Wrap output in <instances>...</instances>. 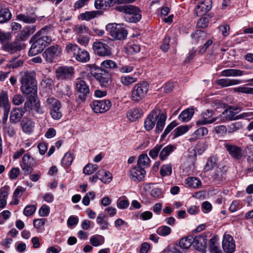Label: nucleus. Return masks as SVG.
<instances>
[{
	"label": "nucleus",
	"instance_id": "f257e3e1",
	"mask_svg": "<svg viewBox=\"0 0 253 253\" xmlns=\"http://www.w3.org/2000/svg\"><path fill=\"white\" fill-rule=\"evenodd\" d=\"M167 114L159 108H155L148 115L144 121V128L149 131L156 125V132H162L165 125Z\"/></svg>",
	"mask_w": 253,
	"mask_h": 253
},
{
	"label": "nucleus",
	"instance_id": "f03ea898",
	"mask_svg": "<svg viewBox=\"0 0 253 253\" xmlns=\"http://www.w3.org/2000/svg\"><path fill=\"white\" fill-rule=\"evenodd\" d=\"M20 90L26 95L32 96L37 93V83L32 72L25 71L20 73Z\"/></svg>",
	"mask_w": 253,
	"mask_h": 253
},
{
	"label": "nucleus",
	"instance_id": "7ed1b4c3",
	"mask_svg": "<svg viewBox=\"0 0 253 253\" xmlns=\"http://www.w3.org/2000/svg\"><path fill=\"white\" fill-rule=\"evenodd\" d=\"M90 72L98 81L100 86L107 87L109 85L111 75L106 70L95 65H91L90 66Z\"/></svg>",
	"mask_w": 253,
	"mask_h": 253
},
{
	"label": "nucleus",
	"instance_id": "20e7f679",
	"mask_svg": "<svg viewBox=\"0 0 253 253\" xmlns=\"http://www.w3.org/2000/svg\"><path fill=\"white\" fill-rule=\"evenodd\" d=\"M149 85L147 82L142 81L136 84L132 88L131 94L132 101L138 102L143 99L148 93Z\"/></svg>",
	"mask_w": 253,
	"mask_h": 253
},
{
	"label": "nucleus",
	"instance_id": "39448f33",
	"mask_svg": "<svg viewBox=\"0 0 253 253\" xmlns=\"http://www.w3.org/2000/svg\"><path fill=\"white\" fill-rule=\"evenodd\" d=\"M106 29L109 32L110 35L115 40H124L127 35L126 30L121 24H109L106 26Z\"/></svg>",
	"mask_w": 253,
	"mask_h": 253
},
{
	"label": "nucleus",
	"instance_id": "423d86ee",
	"mask_svg": "<svg viewBox=\"0 0 253 253\" xmlns=\"http://www.w3.org/2000/svg\"><path fill=\"white\" fill-rule=\"evenodd\" d=\"M46 103L52 119L56 120L60 119L62 117L61 102L54 97H49L46 99Z\"/></svg>",
	"mask_w": 253,
	"mask_h": 253
},
{
	"label": "nucleus",
	"instance_id": "0eeeda50",
	"mask_svg": "<svg viewBox=\"0 0 253 253\" xmlns=\"http://www.w3.org/2000/svg\"><path fill=\"white\" fill-rule=\"evenodd\" d=\"M36 166V160L33 157L28 154L24 155L20 166L25 175L31 173L33 171L34 167Z\"/></svg>",
	"mask_w": 253,
	"mask_h": 253
},
{
	"label": "nucleus",
	"instance_id": "6e6552de",
	"mask_svg": "<svg viewBox=\"0 0 253 253\" xmlns=\"http://www.w3.org/2000/svg\"><path fill=\"white\" fill-rule=\"evenodd\" d=\"M90 107L96 113H103L109 110L111 107L109 100H96L90 103Z\"/></svg>",
	"mask_w": 253,
	"mask_h": 253
},
{
	"label": "nucleus",
	"instance_id": "1a4fd4ad",
	"mask_svg": "<svg viewBox=\"0 0 253 253\" xmlns=\"http://www.w3.org/2000/svg\"><path fill=\"white\" fill-rule=\"evenodd\" d=\"M75 84V89L78 95V100L82 102L84 101L86 96L89 93L88 86L82 80H77Z\"/></svg>",
	"mask_w": 253,
	"mask_h": 253
},
{
	"label": "nucleus",
	"instance_id": "9d476101",
	"mask_svg": "<svg viewBox=\"0 0 253 253\" xmlns=\"http://www.w3.org/2000/svg\"><path fill=\"white\" fill-rule=\"evenodd\" d=\"M74 74V68L71 66L60 67L56 70V76L60 80L70 79Z\"/></svg>",
	"mask_w": 253,
	"mask_h": 253
},
{
	"label": "nucleus",
	"instance_id": "9b49d317",
	"mask_svg": "<svg viewBox=\"0 0 253 253\" xmlns=\"http://www.w3.org/2000/svg\"><path fill=\"white\" fill-rule=\"evenodd\" d=\"M211 0H204L196 5L194 14L197 16H202L211 9Z\"/></svg>",
	"mask_w": 253,
	"mask_h": 253
},
{
	"label": "nucleus",
	"instance_id": "f8f14e48",
	"mask_svg": "<svg viewBox=\"0 0 253 253\" xmlns=\"http://www.w3.org/2000/svg\"><path fill=\"white\" fill-rule=\"evenodd\" d=\"M214 113L211 110H207L201 114V118L196 122V124L198 126L210 124L220 118L219 116L211 118Z\"/></svg>",
	"mask_w": 253,
	"mask_h": 253
},
{
	"label": "nucleus",
	"instance_id": "ddd939ff",
	"mask_svg": "<svg viewBox=\"0 0 253 253\" xmlns=\"http://www.w3.org/2000/svg\"><path fill=\"white\" fill-rule=\"evenodd\" d=\"M222 249L225 253H233L235 251V243L233 238L229 234H225L222 242Z\"/></svg>",
	"mask_w": 253,
	"mask_h": 253
},
{
	"label": "nucleus",
	"instance_id": "4468645a",
	"mask_svg": "<svg viewBox=\"0 0 253 253\" xmlns=\"http://www.w3.org/2000/svg\"><path fill=\"white\" fill-rule=\"evenodd\" d=\"M93 48L95 52L100 56H108L111 54L110 46L101 42H94L93 44Z\"/></svg>",
	"mask_w": 253,
	"mask_h": 253
},
{
	"label": "nucleus",
	"instance_id": "2eb2a0df",
	"mask_svg": "<svg viewBox=\"0 0 253 253\" xmlns=\"http://www.w3.org/2000/svg\"><path fill=\"white\" fill-rule=\"evenodd\" d=\"M24 47V44L18 41H15L10 42L4 43L2 45V49L10 53L13 54L18 51H21Z\"/></svg>",
	"mask_w": 253,
	"mask_h": 253
},
{
	"label": "nucleus",
	"instance_id": "dca6fc26",
	"mask_svg": "<svg viewBox=\"0 0 253 253\" xmlns=\"http://www.w3.org/2000/svg\"><path fill=\"white\" fill-rule=\"evenodd\" d=\"M61 51L62 49L59 45H53L46 49L43 55L47 62H51L55 58L60 55Z\"/></svg>",
	"mask_w": 253,
	"mask_h": 253
},
{
	"label": "nucleus",
	"instance_id": "f3484780",
	"mask_svg": "<svg viewBox=\"0 0 253 253\" xmlns=\"http://www.w3.org/2000/svg\"><path fill=\"white\" fill-rule=\"evenodd\" d=\"M146 172L144 168L140 167H134L129 171V177L134 181L139 182L142 181L145 176Z\"/></svg>",
	"mask_w": 253,
	"mask_h": 253
},
{
	"label": "nucleus",
	"instance_id": "a211bd4d",
	"mask_svg": "<svg viewBox=\"0 0 253 253\" xmlns=\"http://www.w3.org/2000/svg\"><path fill=\"white\" fill-rule=\"evenodd\" d=\"M207 239L205 235H201L193 238L192 244L193 247L198 251L205 252Z\"/></svg>",
	"mask_w": 253,
	"mask_h": 253
},
{
	"label": "nucleus",
	"instance_id": "6ab92c4d",
	"mask_svg": "<svg viewBox=\"0 0 253 253\" xmlns=\"http://www.w3.org/2000/svg\"><path fill=\"white\" fill-rule=\"evenodd\" d=\"M224 146L229 154L233 158L237 160H239L242 158L243 153L240 147L227 143H224Z\"/></svg>",
	"mask_w": 253,
	"mask_h": 253
},
{
	"label": "nucleus",
	"instance_id": "aec40b11",
	"mask_svg": "<svg viewBox=\"0 0 253 253\" xmlns=\"http://www.w3.org/2000/svg\"><path fill=\"white\" fill-rule=\"evenodd\" d=\"M126 20L130 23H136L141 19L140 9L136 6H132L130 12H128L126 16Z\"/></svg>",
	"mask_w": 253,
	"mask_h": 253
},
{
	"label": "nucleus",
	"instance_id": "412c9836",
	"mask_svg": "<svg viewBox=\"0 0 253 253\" xmlns=\"http://www.w3.org/2000/svg\"><path fill=\"white\" fill-rule=\"evenodd\" d=\"M24 114L25 111L23 108L17 107L13 108L10 114V122L15 124L20 122Z\"/></svg>",
	"mask_w": 253,
	"mask_h": 253
},
{
	"label": "nucleus",
	"instance_id": "4be33fe9",
	"mask_svg": "<svg viewBox=\"0 0 253 253\" xmlns=\"http://www.w3.org/2000/svg\"><path fill=\"white\" fill-rule=\"evenodd\" d=\"M16 19L26 24H33L36 22L37 16L34 13L19 14L16 16Z\"/></svg>",
	"mask_w": 253,
	"mask_h": 253
},
{
	"label": "nucleus",
	"instance_id": "5701e85b",
	"mask_svg": "<svg viewBox=\"0 0 253 253\" xmlns=\"http://www.w3.org/2000/svg\"><path fill=\"white\" fill-rule=\"evenodd\" d=\"M227 172V168L226 166L218 167L216 168L213 173L212 177L216 181H221L225 179V175Z\"/></svg>",
	"mask_w": 253,
	"mask_h": 253
},
{
	"label": "nucleus",
	"instance_id": "b1692460",
	"mask_svg": "<svg viewBox=\"0 0 253 253\" xmlns=\"http://www.w3.org/2000/svg\"><path fill=\"white\" fill-rule=\"evenodd\" d=\"M242 81L238 79L228 78L220 79L216 81V84L222 87L240 84Z\"/></svg>",
	"mask_w": 253,
	"mask_h": 253
},
{
	"label": "nucleus",
	"instance_id": "393cba45",
	"mask_svg": "<svg viewBox=\"0 0 253 253\" xmlns=\"http://www.w3.org/2000/svg\"><path fill=\"white\" fill-rule=\"evenodd\" d=\"M36 26L35 25L26 26L23 28L18 35L19 39L21 41H25L31 34H33L36 30Z\"/></svg>",
	"mask_w": 253,
	"mask_h": 253
},
{
	"label": "nucleus",
	"instance_id": "a878e982",
	"mask_svg": "<svg viewBox=\"0 0 253 253\" xmlns=\"http://www.w3.org/2000/svg\"><path fill=\"white\" fill-rule=\"evenodd\" d=\"M74 58L79 62L85 63L89 60L90 56L88 51L80 47Z\"/></svg>",
	"mask_w": 253,
	"mask_h": 253
},
{
	"label": "nucleus",
	"instance_id": "bb28decb",
	"mask_svg": "<svg viewBox=\"0 0 253 253\" xmlns=\"http://www.w3.org/2000/svg\"><path fill=\"white\" fill-rule=\"evenodd\" d=\"M246 74L245 71L235 69H226L221 72V75L224 77H239Z\"/></svg>",
	"mask_w": 253,
	"mask_h": 253
},
{
	"label": "nucleus",
	"instance_id": "cd10ccee",
	"mask_svg": "<svg viewBox=\"0 0 253 253\" xmlns=\"http://www.w3.org/2000/svg\"><path fill=\"white\" fill-rule=\"evenodd\" d=\"M175 149V147L173 145L169 144L165 147H163L160 150L159 158L161 160H166L170 154L173 152Z\"/></svg>",
	"mask_w": 253,
	"mask_h": 253
},
{
	"label": "nucleus",
	"instance_id": "c85d7f7f",
	"mask_svg": "<svg viewBox=\"0 0 253 253\" xmlns=\"http://www.w3.org/2000/svg\"><path fill=\"white\" fill-rule=\"evenodd\" d=\"M32 40H36L43 49L49 45L52 41L51 37L49 36H36V34L32 38Z\"/></svg>",
	"mask_w": 253,
	"mask_h": 253
},
{
	"label": "nucleus",
	"instance_id": "c756f323",
	"mask_svg": "<svg viewBox=\"0 0 253 253\" xmlns=\"http://www.w3.org/2000/svg\"><path fill=\"white\" fill-rule=\"evenodd\" d=\"M194 113L193 108H189L183 110L179 115L178 119L182 122H186L191 120Z\"/></svg>",
	"mask_w": 253,
	"mask_h": 253
},
{
	"label": "nucleus",
	"instance_id": "7c9ffc66",
	"mask_svg": "<svg viewBox=\"0 0 253 253\" xmlns=\"http://www.w3.org/2000/svg\"><path fill=\"white\" fill-rule=\"evenodd\" d=\"M0 108L4 110H10V104L8 101V94L5 91L0 93Z\"/></svg>",
	"mask_w": 253,
	"mask_h": 253
},
{
	"label": "nucleus",
	"instance_id": "2f4dec72",
	"mask_svg": "<svg viewBox=\"0 0 253 253\" xmlns=\"http://www.w3.org/2000/svg\"><path fill=\"white\" fill-rule=\"evenodd\" d=\"M208 133V130L206 127H201L197 129L189 138L190 142H193L198 140Z\"/></svg>",
	"mask_w": 253,
	"mask_h": 253
},
{
	"label": "nucleus",
	"instance_id": "473e14b6",
	"mask_svg": "<svg viewBox=\"0 0 253 253\" xmlns=\"http://www.w3.org/2000/svg\"><path fill=\"white\" fill-rule=\"evenodd\" d=\"M102 14L103 12L101 10L86 11L84 13H82L80 16L82 20L88 21L98 16L101 15Z\"/></svg>",
	"mask_w": 253,
	"mask_h": 253
},
{
	"label": "nucleus",
	"instance_id": "72a5a7b5",
	"mask_svg": "<svg viewBox=\"0 0 253 253\" xmlns=\"http://www.w3.org/2000/svg\"><path fill=\"white\" fill-rule=\"evenodd\" d=\"M209 247L211 253H222L215 237H213L210 240Z\"/></svg>",
	"mask_w": 253,
	"mask_h": 253
},
{
	"label": "nucleus",
	"instance_id": "f704fd0d",
	"mask_svg": "<svg viewBox=\"0 0 253 253\" xmlns=\"http://www.w3.org/2000/svg\"><path fill=\"white\" fill-rule=\"evenodd\" d=\"M150 162L151 161L146 154H142L138 157L137 166L144 169L150 166Z\"/></svg>",
	"mask_w": 253,
	"mask_h": 253
},
{
	"label": "nucleus",
	"instance_id": "c9c22d12",
	"mask_svg": "<svg viewBox=\"0 0 253 253\" xmlns=\"http://www.w3.org/2000/svg\"><path fill=\"white\" fill-rule=\"evenodd\" d=\"M54 27L52 25L46 26L36 33V36H44L51 37V35L54 33Z\"/></svg>",
	"mask_w": 253,
	"mask_h": 253
},
{
	"label": "nucleus",
	"instance_id": "e433bc0d",
	"mask_svg": "<svg viewBox=\"0 0 253 253\" xmlns=\"http://www.w3.org/2000/svg\"><path fill=\"white\" fill-rule=\"evenodd\" d=\"M8 195V189L1 187L0 189V208H4L6 205V200Z\"/></svg>",
	"mask_w": 253,
	"mask_h": 253
},
{
	"label": "nucleus",
	"instance_id": "4c0bfd02",
	"mask_svg": "<svg viewBox=\"0 0 253 253\" xmlns=\"http://www.w3.org/2000/svg\"><path fill=\"white\" fill-rule=\"evenodd\" d=\"M112 0H95V7L97 9L105 10L111 6Z\"/></svg>",
	"mask_w": 253,
	"mask_h": 253
},
{
	"label": "nucleus",
	"instance_id": "58836bf2",
	"mask_svg": "<svg viewBox=\"0 0 253 253\" xmlns=\"http://www.w3.org/2000/svg\"><path fill=\"white\" fill-rule=\"evenodd\" d=\"M32 40L34 41V42L29 51V55L30 56H34L42 52L44 49L36 40Z\"/></svg>",
	"mask_w": 253,
	"mask_h": 253
},
{
	"label": "nucleus",
	"instance_id": "ea45409f",
	"mask_svg": "<svg viewBox=\"0 0 253 253\" xmlns=\"http://www.w3.org/2000/svg\"><path fill=\"white\" fill-rule=\"evenodd\" d=\"M217 160V157L216 156H212L209 157L205 166V170L208 171L212 169L216 166Z\"/></svg>",
	"mask_w": 253,
	"mask_h": 253
},
{
	"label": "nucleus",
	"instance_id": "a19ab883",
	"mask_svg": "<svg viewBox=\"0 0 253 253\" xmlns=\"http://www.w3.org/2000/svg\"><path fill=\"white\" fill-rule=\"evenodd\" d=\"M90 243L94 247H98L103 244L105 242L104 237L100 235L92 236L89 239Z\"/></svg>",
	"mask_w": 253,
	"mask_h": 253
},
{
	"label": "nucleus",
	"instance_id": "79ce46f5",
	"mask_svg": "<svg viewBox=\"0 0 253 253\" xmlns=\"http://www.w3.org/2000/svg\"><path fill=\"white\" fill-rule=\"evenodd\" d=\"M185 184L188 187L197 188L201 186V182L197 177H189L186 179Z\"/></svg>",
	"mask_w": 253,
	"mask_h": 253
},
{
	"label": "nucleus",
	"instance_id": "37998d69",
	"mask_svg": "<svg viewBox=\"0 0 253 253\" xmlns=\"http://www.w3.org/2000/svg\"><path fill=\"white\" fill-rule=\"evenodd\" d=\"M2 131L4 136L9 137H13L16 134L14 126L10 124L3 125Z\"/></svg>",
	"mask_w": 253,
	"mask_h": 253
},
{
	"label": "nucleus",
	"instance_id": "c03bdc74",
	"mask_svg": "<svg viewBox=\"0 0 253 253\" xmlns=\"http://www.w3.org/2000/svg\"><path fill=\"white\" fill-rule=\"evenodd\" d=\"M11 13L7 8L0 9V23L7 22L11 18Z\"/></svg>",
	"mask_w": 253,
	"mask_h": 253
},
{
	"label": "nucleus",
	"instance_id": "a18cd8bd",
	"mask_svg": "<svg viewBox=\"0 0 253 253\" xmlns=\"http://www.w3.org/2000/svg\"><path fill=\"white\" fill-rule=\"evenodd\" d=\"M23 130L26 133H30L34 127V123L31 120H23L21 122Z\"/></svg>",
	"mask_w": 253,
	"mask_h": 253
},
{
	"label": "nucleus",
	"instance_id": "49530a36",
	"mask_svg": "<svg viewBox=\"0 0 253 253\" xmlns=\"http://www.w3.org/2000/svg\"><path fill=\"white\" fill-rule=\"evenodd\" d=\"M193 237L188 236L181 239L179 242V247L184 249H188L193 245Z\"/></svg>",
	"mask_w": 253,
	"mask_h": 253
},
{
	"label": "nucleus",
	"instance_id": "de8ad7c7",
	"mask_svg": "<svg viewBox=\"0 0 253 253\" xmlns=\"http://www.w3.org/2000/svg\"><path fill=\"white\" fill-rule=\"evenodd\" d=\"M141 114L138 109H133L128 111L127 118L132 122L135 121L141 117Z\"/></svg>",
	"mask_w": 253,
	"mask_h": 253
},
{
	"label": "nucleus",
	"instance_id": "09e8293b",
	"mask_svg": "<svg viewBox=\"0 0 253 253\" xmlns=\"http://www.w3.org/2000/svg\"><path fill=\"white\" fill-rule=\"evenodd\" d=\"M100 68L106 69H114L118 68L116 63L112 60L107 59L103 61L101 63Z\"/></svg>",
	"mask_w": 253,
	"mask_h": 253
},
{
	"label": "nucleus",
	"instance_id": "8fccbe9b",
	"mask_svg": "<svg viewBox=\"0 0 253 253\" xmlns=\"http://www.w3.org/2000/svg\"><path fill=\"white\" fill-rule=\"evenodd\" d=\"M80 47L75 43H68L67 44L65 51L69 55H73V57L76 54Z\"/></svg>",
	"mask_w": 253,
	"mask_h": 253
},
{
	"label": "nucleus",
	"instance_id": "3c124183",
	"mask_svg": "<svg viewBox=\"0 0 253 253\" xmlns=\"http://www.w3.org/2000/svg\"><path fill=\"white\" fill-rule=\"evenodd\" d=\"M74 31L78 36L84 34H89V30L88 27L84 25H77L75 26Z\"/></svg>",
	"mask_w": 253,
	"mask_h": 253
},
{
	"label": "nucleus",
	"instance_id": "603ef678",
	"mask_svg": "<svg viewBox=\"0 0 253 253\" xmlns=\"http://www.w3.org/2000/svg\"><path fill=\"white\" fill-rule=\"evenodd\" d=\"M172 172V167L170 164L163 165L160 169V173L162 176H169Z\"/></svg>",
	"mask_w": 253,
	"mask_h": 253
},
{
	"label": "nucleus",
	"instance_id": "864d4df0",
	"mask_svg": "<svg viewBox=\"0 0 253 253\" xmlns=\"http://www.w3.org/2000/svg\"><path fill=\"white\" fill-rule=\"evenodd\" d=\"M137 80V78L130 76H122L120 79L121 83L125 85H129L131 84L136 82Z\"/></svg>",
	"mask_w": 253,
	"mask_h": 253
},
{
	"label": "nucleus",
	"instance_id": "5fc2aeb1",
	"mask_svg": "<svg viewBox=\"0 0 253 253\" xmlns=\"http://www.w3.org/2000/svg\"><path fill=\"white\" fill-rule=\"evenodd\" d=\"M189 129V127L188 125H183L178 126L173 131L174 136L175 137H177L182 135L187 132Z\"/></svg>",
	"mask_w": 253,
	"mask_h": 253
},
{
	"label": "nucleus",
	"instance_id": "6e6d98bb",
	"mask_svg": "<svg viewBox=\"0 0 253 253\" xmlns=\"http://www.w3.org/2000/svg\"><path fill=\"white\" fill-rule=\"evenodd\" d=\"M98 169V166L96 164L89 163L87 164L83 169V172L86 175H90L93 173Z\"/></svg>",
	"mask_w": 253,
	"mask_h": 253
},
{
	"label": "nucleus",
	"instance_id": "4d7b16f0",
	"mask_svg": "<svg viewBox=\"0 0 253 253\" xmlns=\"http://www.w3.org/2000/svg\"><path fill=\"white\" fill-rule=\"evenodd\" d=\"M163 147V144H157L153 148L151 149L149 152V155L153 159L155 160L160 153V150Z\"/></svg>",
	"mask_w": 253,
	"mask_h": 253
},
{
	"label": "nucleus",
	"instance_id": "13d9d810",
	"mask_svg": "<svg viewBox=\"0 0 253 253\" xmlns=\"http://www.w3.org/2000/svg\"><path fill=\"white\" fill-rule=\"evenodd\" d=\"M171 229L168 226H162L157 230V233L162 236H166L171 233Z\"/></svg>",
	"mask_w": 253,
	"mask_h": 253
},
{
	"label": "nucleus",
	"instance_id": "bf43d9fd",
	"mask_svg": "<svg viewBox=\"0 0 253 253\" xmlns=\"http://www.w3.org/2000/svg\"><path fill=\"white\" fill-rule=\"evenodd\" d=\"M73 161V156L70 152L66 153L62 160V164L64 166H69Z\"/></svg>",
	"mask_w": 253,
	"mask_h": 253
},
{
	"label": "nucleus",
	"instance_id": "052dcab7",
	"mask_svg": "<svg viewBox=\"0 0 253 253\" xmlns=\"http://www.w3.org/2000/svg\"><path fill=\"white\" fill-rule=\"evenodd\" d=\"M132 5H119L116 6L114 9L120 12H123L126 13V15L128 13V12H130L131 8L132 7Z\"/></svg>",
	"mask_w": 253,
	"mask_h": 253
},
{
	"label": "nucleus",
	"instance_id": "680f3d73",
	"mask_svg": "<svg viewBox=\"0 0 253 253\" xmlns=\"http://www.w3.org/2000/svg\"><path fill=\"white\" fill-rule=\"evenodd\" d=\"M222 115H224L226 119H228L229 120H236V113L234 111L231 109V108H229L228 109H226L224 110Z\"/></svg>",
	"mask_w": 253,
	"mask_h": 253
},
{
	"label": "nucleus",
	"instance_id": "e2e57ef3",
	"mask_svg": "<svg viewBox=\"0 0 253 253\" xmlns=\"http://www.w3.org/2000/svg\"><path fill=\"white\" fill-rule=\"evenodd\" d=\"M234 92L253 94V88L245 86H239L233 88Z\"/></svg>",
	"mask_w": 253,
	"mask_h": 253
},
{
	"label": "nucleus",
	"instance_id": "0e129e2a",
	"mask_svg": "<svg viewBox=\"0 0 253 253\" xmlns=\"http://www.w3.org/2000/svg\"><path fill=\"white\" fill-rule=\"evenodd\" d=\"M129 202L127 200L124 199V197L122 199L119 198L117 202V206L119 209H126L129 206Z\"/></svg>",
	"mask_w": 253,
	"mask_h": 253
},
{
	"label": "nucleus",
	"instance_id": "69168bd1",
	"mask_svg": "<svg viewBox=\"0 0 253 253\" xmlns=\"http://www.w3.org/2000/svg\"><path fill=\"white\" fill-rule=\"evenodd\" d=\"M11 37V36L10 33H5L0 31V42L2 45L5 43L8 42L10 40Z\"/></svg>",
	"mask_w": 253,
	"mask_h": 253
},
{
	"label": "nucleus",
	"instance_id": "338daca9",
	"mask_svg": "<svg viewBox=\"0 0 253 253\" xmlns=\"http://www.w3.org/2000/svg\"><path fill=\"white\" fill-rule=\"evenodd\" d=\"M34 99H35L33 97L29 98L24 103V108L23 109L25 111V112L27 111H29L30 110H32L33 109V107H34Z\"/></svg>",
	"mask_w": 253,
	"mask_h": 253
},
{
	"label": "nucleus",
	"instance_id": "774afa93",
	"mask_svg": "<svg viewBox=\"0 0 253 253\" xmlns=\"http://www.w3.org/2000/svg\"><path fill=\"white\" fill-rule=\"evenodd\" d=\"M36 210V207L34 205H29L26 206L23 211V213L26 216L32 215Z\"/></svg>",
	"mask_w": 253,
	"mask_h": 253
}]
</instances>
